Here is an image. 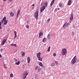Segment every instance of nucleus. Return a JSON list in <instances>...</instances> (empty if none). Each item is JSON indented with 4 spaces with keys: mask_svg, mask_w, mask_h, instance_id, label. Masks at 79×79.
Masks as SVG:
<instances>
[{
    "mask_svg": "<svg viewBox=\"0 0 79 79\" xmlns=\"http://www.w3.org/2000/svg\"><path fill=\"white\" fill-rule=\"evenodd\" d=\"M34 16L35 17L36 19H38V17H39V10H36L34 13Z\"/></svg>",
    "mask_w": 79,
    "mask_h": 79,
    "instance_id": "nucleus-1",
    "label": "nucleus"
},
{
    "mask_svg": "<svg viewBox=\"0 0 79 79\" xmlns=\"http://www.w3.org/2000/svg\"><path fill=\"white\" fill-rule=\"evenodd\" d=\"M77 59V58H76V56H75L72 60L71 62V64H74L75 63V62H76V60Z\"/></svg>",
    "mask_w": 79,
    "mask_h": 79,
    "instance_id": "nucleus-2",
    "label": "nucleus"
},
{
    "mask_svg": "<svg viewBox=\"0 0 79 79\" xmlns=\"http://www.w3.org/2000/svg\"><path fill=\"white\" fill-rule=\"evenodd\" d=\"M45 9V6H43L42 7H41L40 8V10L41 12V13H42V12H43V11H44Z\"/></svg>",
    "mask_w": 79,
    "mask_h": 79,
    "instance_id": "nucleus-3",
    "label": "nucleus"
},
{
    "mask_svg": "<svg viewBox=\"0 0 79 79\" xmlns=\"http://www.w3.org/2000/svg\"><path fill=\"white\" fill-rule=\"evenodd\" d=\"M62 54L63 55H65L66 53V49H64L62 51Z\"/></svg>",
    "mask_w": 79,
    "mask_h": 79,
    "instance_id": "nucleus-4",
    "label": "nucleus"
},
{
    "mask_svg": "<svg viewBox=\"0 0 79 79\" xmlns=\"http://www.w3.org/2000/svg\"><path fill=\"white\" fill-rule=\"evenodd\" d=\"M69 24H70L69 23H66L64 24L63 26V27H64V28H65V27H67L68 26H69Z\"/></svg>",
    "mask_w": 79,
    "mask_h": 79,
    "instance_id": "nucleus-5",
    "label": "nucleus"
},
{
    "mask_svg": "<svg viewBox=\"0 0 79 79\" xmlns=\"http://www.w3.org/2000/svg\"><path fill=\"white\" fill-rule=\"evenodd\" d=\"M7 41V40L6 39H3L2 42H1V45H3L5 44V43Z\"/></svg>",
    "mask_w": 79,
    "mask_h": 79,
    "instance_id": "nucleus-6",
    "label": "nucleus"
},
{
    "mask_svg": "<svg viewBox=\"0 0 79 79\" xmlns=\"http://www.w3.org/2000/svg\"><path fill=\"white\" fill-rule=\"evenodd\" d=\"M43 35V33L42 32H41L39 33V39H41L42 38V36Z\"/></svg>",
    "mask_w": 79,
    "mask_h": 79,
    "instance_id": "nucleus-7",
    "label": "nucleus"
},
{
    "mask_svg": "<svg viewBox=\"0 0 79 79\" xmlns=\"http://www.w3.org/2000/svg\"><path fill=\"white\" fill-rule=\"evenodd\" d=\"M6 17H4L3 18L2 20V23H3V21H6Z\"/></svg>",
    "mask_w": 79,
    "mask_h": 79,
    "instance_id": "nucleus-8",
    "label": "nucleus"
},
{
    "mask_svg": "<svg viewBox=\"0 0 79 79\" xmlns=\"http://www.w3.org/2000/svg\"><path fill=\"white\" fill-rule=\"evenodd\" d=\"M69 19L70 20H72L73 19V14H72L71 15V17L69 18Z\"/></svg>",
    "mask_w": 79,
    "mask_h": 79,
    "instance_id": "nucleus-9",
    "label": "nucleus"
},
{
    "mask_svg": "<svg viewBox=\"0 0 79 79\" xmlns=\"http://www.w3.org/2000/svg\"><path fill=\"white\" fill-rule=\"evenodd\" d=\"M40 53L39 52L37 53L36 54L37 58H39V57H40Z\"/></svg>",
    "mask_w": 79,
    "mask_h": 79,
    "instance_id": "nucleus-10",
    "label": "nucleus"
},
{
    "mask_svg": "<svg viewBox=\"0 0 79 79\" xmlns=\"http://www.w3.org/2000/svg\"><path fill=\"white\" fill-rule=\"evenodd\" d=\"M71 2H72V1L71 0H69V2H68V3L67 4L68 5H71Z\"/></svg>",
    "mask_w": 79,
    "mask_h": 79,
    "instance_id": "nucleus-11",
    "label": "nucleus"
},
{
    "mask_svg": "<svg viewBox=\"0 0 79 79\" xmlns=\"http://www.w3.org/2000/svg\"><path fill=\"white\" fill-rule=\"evenodd\" d=\"M14 33L15 34V37H14V39H15L16 37V36L17 35H16V31H15L14 32Z\"/></svg>",
    "mask_w": 79,
    "mask_h": 79,
    "instance_id": "nucleus-12",
    "label": "nucleus"
},
{
    "mask_svg": "<svg viewBox=\"0 0 79 79\" xmlns=\"http://www.w3.org/2000/svg\"><path fill=\"white\" fill-rule=\"evenodd\" d=\"M27 62L28 63H29L30 62V61L31 60V59L29 57H28V58L27 59Z\"/></svg>",
    "mask_w": 79,
    "mask_h": 79,
    "instance_id": "nucleus-13",
    "label": "nucleus"
},
{
    "mask_svg": "<svg viewBox=\"0 0 79 79\" xmlns=\"http://www.w3.org/2000/svg\"><path fill=\"white\" fill-rule=\"evenodd\" d=\"M10 15L12 17H13V16H14V15H15V14H13V12H11L10 13Z\"/></svg>",
    "mask_w": 79,
    "mask_h": 79,
    "instance_id": "nucleus-14",
    "label": "nucleus"
},
{
    "mask_svg": "<svg viewBox=\"0 0 79 79\" xmlns=\"http://www.w3.org/2000/svg\"><path fill=\"white\" fill-rule=\"evenodd\" d=\"M7 23H8V21H7V20L4 21V25H6V24H7Z\"/></svg>",
    "mask_w": 79,
    "mask_h": 79,
    "instance_id": "nucleus-15",
    "label": "nucleus"
},
{
    "mask_svg": "<svg viewBox=\"0 0 79 79\" xmlns=\"http://www.w3.org/2000/svg\"><path fill=\"white\" fill-rule=\"evenodd\" d=\"M38 60H40V61H42V58L40 57H38Z\"/></svg>",
    "mask_w": 79,
    "mask_h": 79,
    "instance_id": "nucleus-16",
    "label": "nucleus"
},
{
    "mask_svg": "<svg viewBox=\"0 0 79 79\" xmlns=\"http://www.w3.org/2000/svg\"><path fill=\"white\" fill-rule=\"evenodd\" d=\"M26 73H25L24 75H23V78L24 79H25V78H26Z\"/></svg>",
    "mask_w": 79,
    "mask_h": 79,
    "instance_id": "nucleus-17",
    "label": "nucleus"
},
{
    "mask_svg": "<svg viewBox=\"0 0 79 79\" xmlns=\"http://www.w3.org/2000/svg\"><path fill=\"white\" fill-rule=\"evenodd\" d=\"M39 65L40 66H41L42 67H43V64H42V62H40L39 63Z\"/></svg>",
    "mask_w": 79,
    "mask_h": 79,
    "instance_id": "nucleus-18",
    "label": "nucleus"
},
{
    "mask_svg": "<svg viewBox=\"0 0 79 79\" xmlns=\"http://www.w3.org/2000/svg\"><path fill=\"white\" fill-rule=\"evenodd\" d=\"M11 46H15V47H16V44H13V43L11 44Z\"/></svg>",
    "mask_w": 79,
    "mask_h": 79,
    "instance_id": "nucleus-19",
    "label": "nucleus"
},
{
    "mask_svg": "<svg viewBox=\"0 0 79 79\" xmlns=\"http://www.w3.org/2000/svg\"><path fill=\"white\" fill-rule=\"evenodd\" d=\"M47 38L48 39H50V34H48L47 36Z\"/></svg>",
    "mask_w": 79,
    "mask_h": 79,
    "instance_id": "nucleus-20",
    "label": "nucleus"
},
{
    "mask_svg": "<svg viewBox=\"0 0 79 79\" xmlns=\"http://www.w3.org/2000/svg\"><path fill=\"white\" fill-rule=\"evenodd\" d=\"M53 4H54V2L52 1L50 4V5H51V6H52Z\"/></svg>",
    "mask_w": 79,
    "mask_h": 79,
    "instance_id": "nucleus-21",
    "label": "nucleus"
},
{
    "mask_svg": "<svg viewBox=\"0 0 79 79\" xmlns=\"http://www.w3.org/2000/svg\"><path fill=\"white\" fill-rule=\"evenodd\" d=\"M24 55H25V53H24V52H23L22 55V57H24Z\"/></svg>",
    "mask_w": 79,
    "mask_h": 79,
    "instance_id": "nucleus-22",
    "label": "nucleus"
},
{
    "mask_svg": "<svg viewBox=\"0 0 79 79\" xmlns=\"http://www.w3.org/2000/svg\"><path fill=\"white\" fill-rule=\"evenodd\" d=\"M19 63H20V61H18V62H16L15 63L17 65H18L19 64Z\"/></svg>",
    "mask_w": 79,
    "mask_h": 79,
    "instance_id": "nucleus-23",
    "label": "nucleus"
},
{
    "mask_svg": "<svg viewBox=\"0 0 79 79\" xmlns=\"http://www.w3.org/2000/svg\"><path fill=\"white\" fill-rule=\"evenodd\" d=\"M20 14V10H18L17 11V15H19V14Z\"/></svg>",
    "mask_w": 79,
    "mask_h": 79,
    "instance_id": "nucleus-24",
    "label": "nucleus"
},
{
    "mask_svg": "<svg viewBox=\"0 0 79 79\" xmlns=\"http://www.w3.org/2000/svg\"><path fill=\"white\" fill-rule=\"evenodd\" d=\"M2 22H0V29H2Z\"/></svg>",
    "mask_w": 79,
    "mask_h": 79,
    "instance_id": "nucleus-25",
    "label": "nucleus"
},
{
    "mask_svg": "<svg viewBox=\"0 0 79 79\" xmlns=\"http://www.w3.org/2000/svg\"><path fill=\"white\" fill-rule=\"evenodd\" d=\"M38 68V66H36L35 67V70H37Z\"/></svg>",
    "mask_w": 79,
    "mask_h": 79,
    "instance_id": "nucleus-26",
    "label": "nucleus"
},
{
    "mask_svg": "<svg viewBox=\"0 0 79 79\" xmlns=\"http://www.w3.org/2000/svg\"><path fill=\"white\" fill-rule=\"evenodd\" d=\"M4 49L3 48H2L1 49V50H0V51L1 52H3V49Z\"/></svg>",
    "mask_w": 79,
    "mask_h": 79,
    "instance_id": "nucleus-27",
    "label": "nucleus"
},
{
    "mask_svg": "<svg viewBox=\"0 0 79 79\" xmlns=\"http://www.w3.org/2000/svg\"><path fill=\"white\" fill-rule=\"evenodd\" d=\"M59 6L60 7H61L62 6V4L61 3H60L59 4Z\"/></svg>",
    "mask_w": 79,
    "mask_h": 79,
    "instance_id": "nucleus-28",
    "label": "nucleus"
},
{
    "mask_svg": "<svg viewBox=\"0 0 79 79\" xmlns=\"http://www.w3.org/2000/svg\"><path fill=\"white\" fill-rule=\"evenodd\" d=\"M45 40H46L45 38H43V42H45Z\"/></svg>",
    "mask_w": 79,
    "mask_h": 79,
    "instance_id": "nucleus-29",
    "label": "nucleus"
},
{
    "mask_svg": "<svg viewBox=\"0 0 79 79\" xmlns=\"http://www.w3.org/2000/svg\"><path fill=\"white\" fill-rule=\"evenodd\" d=\"M45 6H47V2H46L45 3Z\"/></svg>",
    "mask_w": 79,
    "mask_h": 79,
    "instance_id": "nucleus-30",
    "label": "nucleus"
},
{
    "mask_svg": "<svg viewBox=\"0 0 79 79\" xmlns=\"http://www.w3.org/2000/svg\"><path fill=\"white\" fill-rule=\"evenodd\" d=\"M51 66H55V64L52 63L51 64Z\"/></svg>",
    "mask_w": 79,
    "mask_h": 79,
    "instance_id": "nucleus-31",
    "label": "nucleus"
},
{
    "mask_svg": "<svg viewBox=\"0 0 79 79\" xmlns=\"http://www.w3.org/2000/svg\"><path fill=\"white\" fill-rule=\"evenodd\" d=\"M19 16V15H18V14L17 15H16V18L17 19H18V18Z\"/></svg>",
    "mask_w": 79,
    "mask_h": 79,
    "instance_id": "nucleus-32",
    "label": "nucleus"
},
{
    "mask_svg": "<svg viewBox=\"0 0 79 79\" xmlns=\"http://www.w3.org/2000/svg\"><path fill=\"white\" fill-rule=\"evenodd\" d=\"M50 19L49 18V19H48V20H47V21L48 22H49L50 21Z\"/></svg>",
    "mask_w": 79,
    "mask_h": 79,
    "instance_id": "nucleus-33",
    "label": "nucleus"
},
{
    "mask_svg": "<svg viewBox=\"0 0 79 79\" xmlns=\"http://www.w3.org/2000/svg\"><path fill=\"white\" fill-rule=\"evenodd\" d=\"M50 47L49 46L48 48V51L49 52L50 51Z\"/></svg>",
    "mask_w": 79,
    "mask_h": 79,
    "instance_id": "nucleus-34",
    "label": "nucleus"
},
{
    "mask_svg": "<svg viewBox=\"0 0 79 79\" xmlns=\"http://www.w3.org/2000/svg\"><path fill=\"white\" fill-rule=\"evenodd\" d=\"M26 27L27 29H29V25H27L26 26Z\"/></svg>",
    "mask_w": 79,
    "mask_h": 79,
    "instance_id": "nucleus-35",
    "label": "nucleus"
},
{
    "mask_svg": "<svg viewBox=\"0 0 79 79\" xmlns=\"http://www.w3.org/2000/svg\"><path fill=\"white\" fill-rule=\"evenodd\" d=\"M10 77H13V74H10Z\"/></svg>",
    "mask_w": 79,
    "mask_h": 79,
    "instance_id": "nucleus-36",
    "label": "nucleus"
},
{
    "mask_svg": "<svg viewBox=\"0 0 79 79\" xmlns=\"http://www.w3.org/2000/svg\"><path fill=\"white\" fill-rule=\"evenodd\" d=\"M4 67L6 68H7V67L5 66V64H4Z\"/></svg>",
    "mask_w": 79,
    "mask_h": 79,
    "instance_id": "nucleus-37",
    "label": "nucleus"
},
{
    "mask_svg": "<svg viewBox=\"0 0 79 79\" xmlns=\"http://www.w3.org/2000/svg\"><path fill=\"white\" fill-rule=\"evenodd\" d=\"M25 75H26V76H27V75H28V73H26V74L25 73Z\"/></svg>",
    "mask_w": 79,
    "mask_h": 79,
    "instance_id": "nucleus-38",
    "label": "nucleus"
},
{
    "mask_svg": "<svg viewBox=\"0 0 79 79\" xmlns=\"http://www.w3.org/2000/svg\"><path fill=\"white\" fill-rule=\"evenodd\" d=\"M55 63H56V64H58V62L56 61L55 62Z\"/></svg>",
    "mask_w": 79,
    "mask_h": 79,
    "instance_id": "nucleus-39",
    "label": "nucleus"
},
{
    "mask_svg": "<svg viewBox=\"0 0 79 79\" xmlns=\"http://www.w3.org/2000/svg\"><path fill=\"white\" fill-rule=\"evenodd\" d=\"M12 0H9V2H11Z\"/></svg>",
    "mask_w": 79,
    "mask_h": 79,
    "instance_id": "nucleus-40",
    "label": "nucleus"
},
{
    "mask_svg": "<svg viewBox=\"0 0 79 79\" xmlns=\"http://www.w3.org/2000/svg\"><path fill=\"white\" fill-rule=\"evenodd\" d=\"M35 8V7H32V10H34V9Z\"/></svg>",
    "mask_w": 79,
    "mask_h": 79,
    "instance_id": "nucleus-41",
    "label": "nucleus"
},
{
    "mask_svg": "<svg viewBox=\"0 0 79 79\" xmlns=\"http://www.w3.org/2000/svg\"><path fill=\"white\" fill-rule=\"evenodd\" d=\"M53 55H54V56H56V54L54 53Z\"/></svg>",
    "mask_w": 79,
    "mask_h": 79,
    "instance_id": "nucleus-42",
    "label": "nucleus"
},
{
    "mask_svg": "<svg viewBox=\"0 0 79 79\" xmlns=\"http://www.w3.org/2000/svg\"><path fill=\"white\" fill-rule=\"evenodd\" d=\"M34 5H34V4H33L32 6H34Z\"/></svg>",
    "mask_w": 79,
    "mask_h": 79,
    "instance_id": "nucleus-43",
    "label": "nucleus"
},
{
    "mask_svg": "<svg viewBox=\"0 0 79 79\" xmlns=\"http://www.w3.org/2000/svg\"><path fill=\"white\" fill-rule=\"evenodd\" d=\"M72 35H74V32H72Z\"/></svg>",
    "mask_w": 79,
    "mask_h": 79,
    "instance_id": "nucleus-44",
    "label": "nucleus"
},
{
    "mask_svg": "<svg viewBox=\"0 0 79 79\" xmlns=\"http://www.w3.org/2000/svg\"><path fill=\"white\" fill-rule=\"evenodd\" d=\"M3 1L4 2H6V0H3Z\"/></svg>",
    "mask_w": 79,
    "mask_h": 79,
    "instance_id": "nucleus-45",
    "label": "nucleus"
},
{
    "mask_svg": "<svg viewBox=\"0 0 79 79\" xmlns=\"http://www.w3.org/2000/svg\"><path fill=\"white\" fill-rule=\"evenodd\" d=\"M0 58H2V55L0 54Z\"/></svg>",
    "mask_w": 79,
    "mask_h": 79,
    "instance_id": "nucleus-46",
    "label": "nucleus"
},
{
    "mask_svg": "<svg viewBox=\"0 0 79 79\" xmlns=\"http://www.w3.org/2000/svg\"><path fill=\"white\" fill-rule=\"evenodd\" d=\"M55 0H53L52 2H55Z\"/></svg>",
    "mask_w": 79,
    "mask_h": 79,
    "instance_id": "nucleus-47",
    "label": "nucleus"
},
{
    "mask_svg": "<svg viewBox=\"0 0 79 79\" xmlns=\"http://www.w3.org/2000/svg\"><path fill=\"white\" fill-rule=\"evenodd\" d=\"M58 10H60V8H58L57 9Z\"/></svg>",
    "mask_w": 79,
    "mask_h": 79,
    "instance_id": "nucleus-48",
    "label": "nucleus"
},
{
    "mask_svg": "<svg viewBox=\"0 0 79 79\" xmlns=\"http://www.w3.org/2000/svg\"><path fill=\"white\" fill-rule=\"evenodd\" d=\"M27 23H29V21H27Z\"/></svg>",
    "mask_w": 79,
    "mask_h": 79,
    "instance_id": "nucleus-49",
    "label": "nucleus"
}]
</instances>
